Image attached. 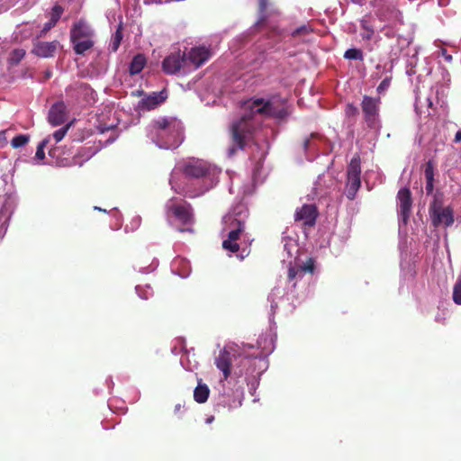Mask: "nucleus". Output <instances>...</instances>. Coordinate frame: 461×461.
Here are the masks:
<instances>
[{
    "label": "nucleus",
    "mask_w": 461,
    "mask_h": 461,
    "mask_svg": "<svg viewBox=\"0 0 461 461\" xmlns=\"http://www.w3.org/2000/svg\"><path fill=\"white\" fill-rule=\"evenodd\" d=\"M244 113L230 125V138L232 146L229 154L234 155L237 149H244L248 141L251 140L256 131V115L265 118L285 119L288 115L286 109H276L273 103L264 98H252L242 104Z\"/></svg>",
    "instance_id": "obj_1"
},
{
    "label": "nucleus",
    "mask_w": 461,
    "mask_h": 461,
    "mask_svg": "<svg viewBox=\"0 0 461 461\" xmlns=\"http://www.w3.org/2000/svg\"><path fill=\"white\" fill-rule=\"evenodd\" d=\"M152 140L163 149H176L184 140V127L175 117H161L150 125Z\"/></svg>",
    "instance_id": "obj_2"
},
{
    "label": "nucleus",
    "mask_w": 461,
    "mask_h": 461,
    "mask_svg": "<svg viewBox=\"0 0 461 461\" xmlns=\"http://www.w3.org/2000/svg\"><path fill=\"white\" fill-rule=\"evenodd\" d=\"M165 210L168 221L174 218L185 226H192L194 223L193 207L185 200L172 198L166 203Z\"/></svg>",
    "instance_id": "obj_3"
},
{
    "label": "nucleus",
    "mask_w": 461,
    "mask_h": 461,
    "mask_svg": "<svg viewBox=\"0 0 461 461\" xmlns=\"http://www.w3.org/2000/svg\"><path fill=\"white\" fill-rule=\"evenodd\" d=\"M380 97H372L365 95L361 102L363 121L369 129H377L381 126L380 121Z\"/></svg>",
    "instance_id": "obj_4"
},
{
    "label": "nucleus",
    "mask_w": 461,
    "mask_h": 461,
    "mask_svg": "<svg viewBox=\"0 0 461 461\" xmlns=\"http://www.w3.org/2000/svg\"><path fill=\"white\" fill-rule=\"evenodd\" d=\"M429 214L431 222L436 228L440 225L448 227L454 222L453 210L450 207H443L437 200L430 204Z\"/></svg>",
    "instance_id": "obj_5"
},
{
    "label": "nucleus",
    "mask_w": 461,
    "mask_h": 461,
    "mask_svg": "<svg viewBox=\"0 0 461 461\" xmlns=\"http://www.w3.org/2000/svg\"><path fill=\"white\" fill-rule=\"evenodd\" d=\"M186 66V55L180 50L170 53L162 62V69L167 75H175Z\"/></svg>",
    "instance_id": "obj_6"
},
{
    "label": "nucleus",
    "mask_w": 461,
    "mask_h": 461,
    "mask_svg": "<svg viewBox=\"0 0 461 461\" xmlns=\"http://www.w3.org/2000/svg\"><path fill=\"white\" fill-rule=\"evenodd\" d=\"M319 215L318 209L314 204H303L294 213V221H302L303 226L313 227Z\"/></svg>",
    "instance_id": "obj_7"
},
{
    "label": "nucleus",
    "mask_w": 461,
    "mask_h": 461,
    "mask_svg": "<svg viewBox=\"0 0 461 461\" xmlns=\"http://www.w3.org/2000/svg\"><path fill=\"white\" fill-rule=\"evenodd\" d=\"M399 201V215L402 221L406 223L410 218L412 207V198L411 190L407 187L401 188L397 194Z\"/></svg>",
    "instance_id": "obj_8"
},
{
    "label": "nucleus",
    "mask_w": 461,
    "mask_h": 461,
    "mask_svg": "<svg viewBox=\"0 0 461 461\" xmlns=\"http://www.w3.org/2000/svg\"><path fill=\"white\" fill-rule=\"evenodd\" d=\"M235 357V354L231 353L227 348L220 350L219 355L215 357L214 364L216 367L222 372L225 380L228 379L230 375L231 365Z\"/></svg>",
    "instance_id": "obj_9"
},
{
    "label": "nucleus",
    "mask_w": 461,
    "mask_h": 461,
    "mask_svg": "<svg viewBox=\"0 0 461 461\" xmlns=\"http://www.w3.org/2000/svg\"><path fill=\"white\" fill-rule=\"evenodd\" d=\"M60 46L59 41H41L38 39L33 41V48L32 50V53L40 58H51L54 56V53Z\"/></svg>",
    "instance_id": "obj_10"
},
{
    "label": "nucleus",
    "mask_w": 461,
    "mask_h": 461,
    "mask_svg": "<svg viewBox=\"0 0 461 461\" xmlns=\"http://www.w3.org/2000/svg\"><path fill=\"white\" fill-rule=\"evenodd\" d=\"M209 170L210 167L207 164L200 160L188 162L182 168L185 176L192 178L204 177L209 173Z\"/></svg>",
    "instance_id": "obj_11"
},
{
    "label": "nucleus",
    "mask_w": 461,
    "mask_h": 461,
    "mask_svg": "<svg viewBox=\"0 0 461 461\" xmlns=\"http://www.w3.org/2000/svg\"><path fill=\"white\" fill-rule=\"evenodd\" d=\"M94 30L84 21L75 23L70 30V41H77L80 38L93 40Z\"/></svg>",
    "instance_id": "obj_12"
},
{
    "label": "nucleus",
    "mask_w": 461,
    "mask_h": 461,
    "mask_svg": "<svg viewBox=\"0 0 461 461\" xmlns=\"http://www.w3.org/2000/svg\"><path fill=\"white\" fill-rule=\"evenodd\" d=\"M210 56V50L204 47L192 48L186 55L187 65L190 63L194 68H198L209 59Z\"/></svg>",
    "instance_id": "obj_13"
},
{
    "label": "nucleus",
    "mask_w": 461,
    "mask_h": 461,
    "mask_svg": "<svg viewBox=\"0 0 461 461\" xmlns=\"http://www.w3.org/2000/svg\"><path fill=\"white\" fill-rule=\"evenodd\" d=\"M383 2L384 0H374L372 2L373 5L377 7L375 14L380 21L390 22L393 18L396 17V9L393 5Z\"/></svg>",
    "instance_id": "obj_14"
},
{
    "label": "nucleus",
    "mask_w": 461,
    "mask_h": 461,
    "mask_svg": "<svg viewBox=\"0 0 461 461\" xmlns=\"http://www.w3.org/2000/svg\"><path fill=\"white\" fill-rule=\"evenodd\" d=\"M67 107L63 102L54 104L49 112L48 120L53 126H59L65 122L67 117Z\"/></svg>",
    "instance_id": "obj_15"
},
{
    "label": "nucleus",
    "mask_w": 461,
    "mask_h": 461,
    "mask_svg": "<svg viewBox=\"0 0 461 461\" xmlns=\"http://www.w3.org/2000/svg\"><path fill=\"white\" fill-rule=\"evenodd\" d=\"M315 270V261L313 258H309L303 265L298 267L290 266L288 268L287 277L289 281L295 278H302L304 273L313 274Z\"/></svg>",
    "instance_id": "obj_16"
},
{
    "label": "nucleus",
    "mask_w": 461,
    "mask_h": 461,
    "mask_svg": "<svg viewBox=\"0 0 461 461\" xmlns=\"http://www.w3.org/2000/svg\"><path fill=\"white\" fill-rule=\"evenodd\" d=\"M64 12V9L59 5H55L50 13L49 14V21L44 23L42 30L41 31L40 34L38 35V38L44 37L46 33L51 30L59 22L60 19L62 14Z\"/></svg>",
    "instance_id": "obj_17"
},
{
    "label": "nucleus",
    "mask_w": 461,
    "mask_h": 461,
    "mask_svg": "<svg viewBox=\"0 0 461 461\" xmlns=\"http://www.w3.org/2000/svg\"><path fill=\"white\" fill-rule=\"evenodd\" d=\"M166 98L167 95H164L163 91L159 93L153 92L151 95L141 99L140 104L142 107L147 108L148 110H151L156 108L159 104L163 103Z\"/></svg>",
    "instance_id": "obj_18"
},
{
    "label": "nucleus",
    "mask_w": 461,
    "mask_h": 461,
    "mask_svg": "<svg viewBox=\"0 0 461 461\" xmlns=\"http://www.w3.org/2000/svg\"><path fill=\"white\" fill-rule=\"evenodd\" d=\"M231 230H230L228 237L230 240H233V241H237L240 240V235L245 230V221L242 219L234 218L230 223Z\"/></svg>",
    "instance_id": "obj_19"
},
{
    "label": "nucleus",
    "mask_w": 461,
    "mask_h": 461,
    "mask_svg": "<svg viewBox=\"0 0 461 461\" xmlns=\"http://www.w3.org/2000/svg\"><path fill=\"white\" fill-rule=\"evenodd\" d=\"M147 63V59L144 54H137L133 57L129 66V73L131 76L137 75L141 72Z\"/></svg>",
    "instance_id": "obj_20"
},
{
    "label": "nucleus",
    "mask_w": 461,
    "mask_h": 461,
    "mask_svg": "<svg viewBox=\"0 0 461 461\" xmlns=\"http://www.w3.org/2000/svg\"><path fill=\"white\" fill-rule=\"evenodd\" d=\"M424 176L427 194H430L434 190V166L431 161H428L425 165Z\"/></svg>",
    "instance_id": "obj_21"
},
{
    "label": "nucleus",
    "mask_w": 461,
    "mask_h": 461,
    "mask_svg": "<svg viewBox=\"0 0 461 461\" xmlns=\"http://www.w3.org/2000/svg\"><path fill=\"white\" fill-rule=\"evenodd\" d=\"M361 186L360 176H348V193L347 197L353 200L357 192Z\"/></svg>",
    "instance_id": "obj_22"
},
{
    "label": "nucleus",
    "mask_w": 461,
    "mask_h": 461,
    "mask_svg": "<svg viewBox=\"0 0 461 461\" xmlns=\"http://www.w3.org/2000/svg\"><path fill=\"white\" fill-rule=\"evenodd\" d=\"M209 393V387L206 384L199 383L194 391V399L198 403H203L207 401Z\"/></svg>",
    "instance_id": "obj_23"
},
{
    "label": "nucleus",
    "mask_w": 461,
    "mask_h": 461,
    "mask_svg": "<svg viewBox=\"0 0 461 461\" xmlns=\"http://www.w3.org/2000/svg\"><path fill=\"white\" fill-rule=\"evenodd\" d=\"M73 50L77 55H85L86 51L92 49L95 45L94 40H84L77 41H71Z\"/></svg>",
    "instance_id": "obj_24"
},
{
    "label": "nucleus",
    "mask_w": 461,
    "mask_h": 461,
    "mask_svg": "<svg viewBox=\"0 0 461 461\" xmlns=\"http://www.w3.org/2000/svg\"><path fill=\"white\" fill-rule=\"evenodd\" d=\"M361 174V161L358 155H355L348 167V176H360Z\"/></svg>",
    "instance_id": "obj_25"
},
{
    "label": "nucleus",
    "mask_w": 461,
    "mask_h": 461,
    "mask_svg": "<svg viewBox=\"0 0 461 461\" xmlns=\"http://www.w3.org/2000/svg\"><path fill=\"white\" fill-rule=\"evenodd\" d=\"M269 5L268 0H258V11H259V18L256 23V26L260 27L263 26L267 21V9Z\"/></svg>",
    "instance_id": "obj_26"
},
{
    "label": "nucleus",
    "mask_w": 461,
    "mask_h": 461,
    "mask_svg": "<svg viewBox=\"0 0 461 461\" xmlns=\"http://www.w3.org/2000/svg\"><path fill=\"white\" fill-rule=\"evenodd\" d=\"M123 38L122 26L120 24L114 34L112 36L110 48L113 52H116Z\"/></svg>",
    "instance_id": "obj_27"
},
{
    "label": "nucleus",
    "mask_w": 461,
    "mask_h": 461,
    "mask_svg": "<svg viewBox=\"0 0 461 461\" xmlns=\"http://www.w3.org/2000/svg\"><path fill=\"white\" fill-rule=\"evenodd\" d=\"M313 32V29L310 24H303L294 30L291 33V36L294 39L296 38H304L311 34Z\"/></svg>",
    "instance_id": "obj_28"
},
{
    "label": "nucleus",
    "mask_w": 461,
    "mask_h": 461,
    "mask_svg": "<svg viewBox=\"0 0 461 461\" xmlns=\"http://www.w3.org/2000/svg\"><path fill=\"white\" fill-rule=\"evenodd\" d=\"M344 58L346 59H353V60H363L364 56L363 52L359 49L351 48L345 51Z\"/></svg>",
    "instance_id": "obj_29"
},
{
    "label": "nucleus",
    "mask_w": 461,
    "mask_h": 461,
    "mask_svg": "<svg viewBox=\"0 0 461 461\" xmlns=\"http://www.w3.org/2000/svg\"><path fill=\"white\" fill-rule=\"evenodd\" d=\"M29 140H30V137L29 135H26V134H19L17 136H15L12 141H11V146L14 148V149H18V148H21L24 145H26L28 142H29Z\"/></svg>",
    "instance_id": "obj_30"
},
{
    "label": "nucleus",
    "mask_w": 461,
    "mask_h": 461,
    "mask_svg": "<svg viewBox=\"0 0 461 461\" xmlns=\"http://www.w3.org/2000/svg\"><path fill=\"white\" fill-rule=\"evenodd\" d=\"M222 248L231 253H237L240 250L239 243L237 241H233V240H230L229 237L222 241Z\"/></svg>",
    "instance_id": "obj_31"
},
{
    "label": "nucleus",
    "mask_w": 461,
    "mask_h": 461,
    "mask_svg": "<svg viewBox=\"0 0 461 461\" xmlns=\"http://www.w3.org/2000/svg\"><path fill=\"white\" fill-rule=\"evenodd\" d=\"M25 56V50L23 49H15L12 51L10 61L13 65L18 64Z\"/></svg>",
    "instance_id": "obj_32"
},
{
    "label": "nucleus",
    "mask_w": 461,
    "mask_h": 461,
    "mask_svg": "<svg viewBox=\"0 0 461 461\" xmlns=\"http://www.w3.org/2000/svg\"><path fill=\"white\" fill-rule=\"evenodd\" d=\"M453 301L461 305V277L458 278L453 287Z\"/></svg>",
    "instance_id": "obj_33"
},
{
    "label": "nucleus",
    "mask_w": 461,
    "mask_h": 461,
    "mask_svg": "<svg viewBox=\"0 0 461 461\" xmlns=\"http://www.w3.org/2000/svg\"><path fill=\"white\" fill-rule=\"evenodd\" d=\"M49 140H43L37 147V150H36V153H35V158L37 159H43L45 158V153H44V148L46 147V145L48 144Z\"/></svg>",
    "instance_id": "obj_34"
},
{
    "label": "nucleus",
    "mask_w": 461,
    "mask_h": 461,
    "mask_svg": "<svg viewBox=\"0 0 461 461\" xmlns=\"http://www.w3.org/2000/svg\"><path fill=\"white\" fill-rule=\"evenodd\" d=\"M69 128V124H67L65 127L61 128V129H59L57 130L54 133H53V138L55 139L56 142H59L61 141V140L65 137V135L67 134V131Z\"/></svg>",
    "instance_id": "obj_35"
},
{
    "label": "nucleus",
    "mask_w": 461,
    "mask_h": 461,
    "mask_svg": "<svg viewBox=\"0 0 461 461\" xmlns=\"http://www.w3.org/2000/svg\"><path fill=\"white\" fill-rule=\"evenodd\" d=\"M391 85V77H385L382 80V82L379 84V86L376 88V91L378 94H383L385 92Z\"/></svg>",
    "instance_id": "obj_36"
},
{
    "label": "nucleus",
    "mask_w": 461,
    "mask_h": 461,
    "mask_svg": "<svg viewBox=\"0 0 461 461\" xmlns=\"http://www.w3.org/2000/svg\"><path fill=\"white\" fill-rule=\"evenodd\" d=\"M358 108L353 104H348L345 109V113L348 117H356L358 114Z\"/></svg>",
    "instance_id": "obj_37"
},
{
    "label": "nucleus",
    "mask_w": 461,
    "mask_h": 461,
    "mask_svg": "<svg viewBox=\"0 0 461 461\" xmlns=\"http://www.w3.org/2000/svg\"><path fill=\"white\" fill-rule=\"evenodd\" d=\"M361 28L366 32H369V30H374L373 26L370 24L367 17H364L360 22Z\"/></svg>",
    "instance_id": "obj_38"
},
{
    "label": "nucleus",
    "mask_w": 461,
    "mask_h": 461,
    "mask_svg": "<svg viewBox=\"0 0 461 461\" xmlns=\"http://www.w3.org/2000/svg\"><path fill=\"white\" fill-rule=\"evenodd\" d=\"M6 132H7V130H3V131H0V144L2 145H5L7 143V140H6Z\"/></svg>",
    "instance_id": "obj_39"
},
{
    "label": "nucleus",
    "mask_w": 461,
    "mask_h": 461,
    "mask_svg": "<svg viewBox=\"0 0 461 461\" xmlns=\"http://www.w3.org/2000/svg\"><path fill=\"white\" fill-rule=\"evenodd\" d=\"M374 33H375V30H369V32H366L362 34V39L369 41L373 37Z\"/></svg>",
    "instance_id": "obj_40"
},
{
    "label": "nucleus",
    "mask_w": 461,
    "mask_h": 461,
    "mask_svg": "<svg viewBox=\"0 0 461 461\" xmlns=\"http://www.w3.org/2000/svg\"><path fill=\"white\" fill-rule=\"evenodd\" d=\"M441 54L444 57L446 61H447V62H451L452 61V56L447 53V50L442 49L441 50Z\"/></svg>",
    "instance_id": "obj_41"
},
{
    "label": "nucleus",
    "mask_w": 461,
    "mask_h": 461,
    "mask_svg": "<svg viewBox=\"0 0 461 461\" xmlns=\"http://www.w3.org/2000/svg\"><path fill=\"white\" fill-rule=\"evenodd\" d=\"M454 141L456 143L461 142V130L456 133Z\"/></svg>",
    "instance_id": "obj_42"
},
{
    "label": "nucleus",
    "mask_w": 461,
    "mask_h": 461,
    "mask_svg": "<svg viewBox=\"0 0 461 461\" xmlns=\"http://www.w3.org/2000/svg\"><path fill=\"white\" fill-rule=\"evenodd\" d=\"M309 146H310V140L309 139H305L304 141H303V149L305 150H307Z\"/></svg>",
    "instance_id": "obj_43"
},
{
    "label": "nucleus",
    "mask_w": 461,
    "mask_h": 461,
    "mask_svg": "<svg viewBox=\"0 0 461 461\" xmlns=\"http://www.w3.org/2000/svg\"><path fill=\"white\" fill-rule=\"evenodd\" d=\"M51 75H52L51 71H46V73H45V78H46V79L50 78V77H51Z\"/></svg>",
    "instance_id": "obj_44"
},
{
    "label": "nucleus",
    "mask_w": 461,
    "mask_h": 461,
    "mask_svg": "<svg viewBox=\"0 0 461 461\" xmlns=\"http://www.w3.org/2000/svg\"><path fill=\"white\" fill-rule=\"evenodd\" d=\"M180 410H181V404H180V403H178V404H176V405L175 406V411H176V412H177V411H179Z\"/></svg>",
    "instance_id": "obj_45"
},
{
    "label": "nucleus",
    "mask_w": 461,
    "mask_h": 461,
    "mask_svg": "<svg viewBox=\"0 0 461 461\" xmlns=\"http://www.w3.org/2000/svg\"><path fill=\"white\" fill-rule=\"evenodd\" d=\"M250 360H251V359H250V357H244V358L242 359V362H243V363H245V364H247V363H249V362H250Z\"/></svg>",
    "instance_id": "obj_46"
},
{
    "label": "nucleus",
    "mask_w": 461,
    "mask_h": 461,
    "mask_svg": "<svg viewBox=\"0 0 461 461\" xmlns=\"http://www.w3.org/2000/svg\"><path fill=\"white\" fill-rule=\"evenodd\" d=\"M180 231H193V230L189 227L185 228V229H180L179 230Z\"/></svg>",
    "instance_id": "obj_47"
},
{
    "label": "nucleus",
    "mask_w": 461,
    "mask_h": 461,
    "mask_svg": "<svg viewBox=\"0 0 461 461\" xmlns=\"http://www.w3.org/2000/svg\"><path fill=\"white\" fill-rule=\"evenodd\" d=\"M95 210H98V211H102V212H106L105 210H103V209H101L100 207H97V206L95 207Z\"/></svg>",
    "instance_id": "obj_48"
},
{
    "label": "nucleus",
    "mask_w": 461,
    "mask_h": 461,
    "mask_svg": "<svg viewBox=\"0 0 461 461\" xmlns=\"http://www.w3.org/2000/svg\"><path fill=\"white\" fill-rule=\"evenodd\" d=\"M140 296L143 299H148L149 298V295L147 294H145V296H142L141 294H140Z\"/></svg>",
    "instance_id": "obj_49"
},
{
    "label": "nucleus",
    "mask_w": 461,
    "mask_h": 461,
    "mask_svg": "<svg viewBox=\"0 0 461 461\" xmlns=\"http://www.w3.org/2000/svg\"><path fill=\"white\" fill-rule=\"evenodd\" d=\"M136 290H137V292H138V293H140L141 289H140V286H137V287H136Z\"/></svg>",
    "instance_id": "obj_50"
},
{
    "label": "nucleus",
    "mask_w": 461,
    "mask_h": 461,
    "mask_svg": "<svg viewBox=\"0 0 461 461\" xmlns=\"http://www.w3.org/2000/svg\"><path fill=\"white\" fill-rule=\"evenodd\" d=\"M429 105L431 106L432 105V102L430 100H429Z\"/></svg>",
    "instance_id": "obj_51"
}]
</instances>
